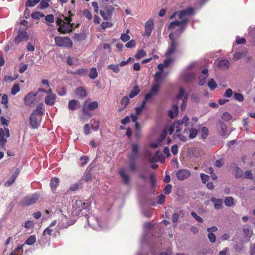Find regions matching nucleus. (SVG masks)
<instances>
[{"label": "nucleus", "mask_w": 255, "mask_h": 255, "mask_svg": "<svg viewBox=\"0 0 255 255\" xmlns=\"http://www.w3.org/2000/svg\"><path fill=\"white\" fill-rule=\"evenodd\" d=\"M194 14V9L189 7L179 12V17L181 21L172 22L168 26V28L172 32L169 34L171 43L166 53V59L163 63L160 64V82L165 78L170 72L169 67L174 63L175 59L172 56L175 52L179 45L178 38L181 33L186 28L189 18L188 16Z\"/></svg>", "instance_id": "obj_1"}, {"label": "nucleus", "mask_w": 255, "mask_h": 255, "mask_svg": "<svg viewBox=\"0 0 255 255\" xmlns=\"http://www.w3.org/2000/svg\"><path fill=\"white\" fill-rule=\"evenodd\" d=\"M158 71L156 72L155 76V83L152 85L150 90L145 95L143 102L146 104L147 103H152L155 100L159 91V64L157 66Z\"/></svg>", "instance_id": "obj_2"}, {"label": "nucleus", "mask_w": 255, "mask_h": 255, "mask_svg": "<svg viewBox=\"0 0 255 255\" xmlns=\"http://www.w3.org/2000/svg\"><path fill=\"white\" fill-rule=\"evenodd\" d=\"M115 8L108 3H100V14L105 21L111 20Z\"/></svg>", "instance_id": "obj_3"}, {"label": "nucleus", "mask_w": 255, "mask_h": 255, "mask_svg": "<svg viewBox=\"0 0 255 255\" xmlns=\"http://www.w3.org/2000/svg\"><path fill=\"white\" fill-rule=\"evenodd\" d=\"M194 67V64L191 63L180 74V78L186 82L191 81L195 77V74L189 71Z\"/></svg>", "instance_id": "obj_4"}, {"label": "nucleus", "mask_w": 255, "mask_h": 255, "mask_svg": "<svg viewBox=\"0 0 255 255\" xmlns=\"http://www.w3.org/2000/svg\"><path fill=\"white\" fill-rule=\"evenodd\" d=\"M73 202V208L79 214H80L82 210L88 209L90 207V204L88 203L83 202L77 198H74Z\"/></svg>", "instance_id": "obj_5"}, {"label": "nucleus", "mask_w": 255, "mask_h": 255, "mask_svg": "<svg viewBox=\"0 0 255 255\" xmlns=\"http://www.w3.org/2000/svg\"><path fill=\"white\" fill-rule=\"evenodd\" d=\"M54 40L56 45L59 47L70 48L73 46L72 41L68 37L56 36Z\"/></svg>", "instance_id": "obj_6"}, {"label": "nucleus", "mask_w": 255, "mask_h": 255, "mask_svg": "<svg viewBox=\"0 0 255 255\" xmlns=\"http://www.w3.org/2000/svg\"><path fill=\"white\" fill-rule=\"evenodd\" d=\"M56 22L57 25L59 26L58 31L61 34H66L71 32V29L70 27V23L66 22L65 21L61 19L58 18Z\"/></svg>", "instance_id": "obj_7"}, {"label": "nucleus", "mask_w": 255, "mask_h": 255, "mask_svg": "<svg viewBox=\"0 0 255 255\" xmlns=\"http://www.w3.org/2000/svg\"><path fill=\"white\" fill-rule=\"evenodd\" d=\"M39 198V195L37 193L28 195L25 196L22 202L23 205L29 206L35 204Z\"/></svg>", "instance_id": "obj_8"}, {"label": "nucleus", "mask_w": 255, "mask_h": 255, "mask_svg": "<svg viewBox=\"0 0 255 255\" xmlns=\"http://www.w3.org/2000/svg\"><path fill=\"white\" fill-rule=\"evenodd\" d=\"M10 136V131L8 128H0V144L2 148L5 147L7 142V138Z\"/></svg>", "instance_id": "obj_9"}, {"label": "nucleus", "mask_w": 255, "mask_h": 255, "mask_svg": "<svg viewBox=\"0 0 255 255\" xmlns=\"http://www.w3.org/2000/svg\"><path fill=\"white\" fill-rule=\"evenodd\" d=\"M41 117L35 115L34 113H32L29 118V123L33 129H36L40 126Z\"/></svg>", "instance_id": "obj_10"}, {"label": "nucleus", "mask_w": 255, "mask_h": 255, "mask_svg": "<svg viewBox=\"0 0 255 255\" xmlns=\"http://www.w3.org/2000/svg\"><path fill=\"white\" fill-rule=\"evenodd\" d=\"M29 36L26 31L19 29L18 32V35L15 38V43L17 44L24 41H27Z\"/></svg>", "instance_id": "obj_11"}, {"label": "nucleus", "mask_w": 255, "mask_h": 255, "mask_svg": "<svg viewBox=\"0 0 255 255\" xmlns=\"http://www.w3.org/2000/svg\"><path fill=\"white\" fill-rule=\"evenodd\" d=\"M99 104L98 102L93 101L90 102L88 105L87 107H84L83 108V112L86 115L91 117L92 115L89 112V110L90 111H94L98 107Z\"/></svg>", "instance_id": "obj_12"}, {"label": "nucleus", "mask_w": 255, "mask_h": 255, "mask_svg": "<svg viewBox=\"0 0 255 255\" xmlns=\"http://www.w3.org/2000/svg\"><path fill=\"white\" fill-rule=\"evenodd\" d=\"M190 175V172L186 169H180L176 173L177 179L181 181L187 179Z\"/></svg>", "instance_id": "obj_13"}, {"label": "nucleus", "mask_w": 255, "mask_h": 255, "mask_svg": "<svg viewBox=\"0 0 255 255\" xmlns=\"http://www.w3.org/2000/svg\"><path fill=\"white\" fill-rule=\"evenodd\" d=\"M37 95V92H30L28 93L24 99L25 104L30 105L35 100V97Z\"/></svg>", "instance_id": "obj_14"}, {"label": "nucleus", "mask_w": 255, "mask_h": 255, "mask_svg": "<svg viewBox=\"0 0 255 255\" xmlns=\"http://www.w3.org/2000/svg\"><path fill=\"white\" fill-rule=\"evenodd\" d=\"M154 23L152 19H150L145 23V30L146 36H149L151 35Z\"/></svg>", "instance_id": "obj_15"}, {"label": "nucleus", "mask_w": 255, "mask_h": 255, "mask_svg": "<svg viewBox=\"0 0 255 255\" xmlns=\"http://www.w3.org/2000/svg\"><path fill=\"white\" fill-rule=\"evenodd\" d=\"M118 173L120 174L121 177L122 178L124 183L126 185L128 184L130 181V177L126 173L125 169H120V170H119Z\"/></svg>", "instance_id": "obj_16"}, {"label": "nucleus", "mask_w": 255, "mask_h": 255, "mask_svg": "<svg viewBox=\"0 0 255 255\" xmlns=\"http://www.w3.org/2000/svg\"><path fill=\"white\" fill-rule=\"evenodd\" d=\"M19 174V171L18 169H17L12 174V176L5 183V186L8 187L11 185L14 182L15 179L18 177Z\"/></svg>", "instance_id": "obj_17"}, {"label": "nucleus", "mask_w": 255, "mask_h": 255, "mask_svg": "<svg viewBox=\"0 0 255 255\" xmlns=\"http://www.w3.org/2000/svg\"><path fill=\"white\" fill-rule=\"evenodd\" d=\"M208 76V73L207 69H204L202 72V74L199 76V80L198 84L200 86H203L205 84L206 79Z\"/></svg>", "instance_id": "obj_18"}, {"label": "nucleus", "mask_w": 255, "mask_h": 255, "mask_svg": "<svg viewBox=\"0 0 255 255\" xmlns=\"http://www.w3.org/2000/svg\"><path fill=\"white\" fill-rule=\"evenodd\" d=\"M178 114V106L177 105H174L168 111V115L169 117L173 119Z\"/></svg>", "instance_id": "obj_19"}, {"label": "nucleus", "mask_w": 255, "mask_h": 255, "mask_svg": "<svg viewBox=\"0 0 255 255\" xmlns=\"http://www.w3.org/2000/svg\"><path fill=\"white\" fill-rule=\"evenodd\" d=\"M56 96L55 94H50L47 95L45 99V103L47 105H53L55 103Z\"/></svg>", "instance_id": "obj_20"}, {"label": "nucleus", "mask_w": 255, "mask_h": 255, "mask_svg": "<svg viewBox=\"0 0 255 255\" xmlns=\"http://www.w3.org/2000/svg\"><path fill=\"white\" fill-rule=\"evenodd\" d=\"M211 201L214 203V208L216 209H220L223 207V200L221 199H216L214 197L211 198Z\"/></svg>", "instance_id": "obj_21"}, {"label": "nucleus", "mask_w": 255, "mask_h": 255, "mask_svg": "<svg viewBox=\"0 0 255 255\" xmlns=\"http://www.w3.org/2000/svg\"><path fill=\"white\" fill-rule=\"evenodd\" d=\"M138 145L137 144H133L132 145V154L129 157L131 160H135L137 157V154L138 152Z\"/></svg>", "instance_id": "obj_22"}, {"label": "nucleus", "mask_w": 255, "mask_h": 255, "mask_svg": "<svg viewBox=\"0 0 255 255\" xmlns=\"http://www.w3.org/2000/svg\"><path fill=\"white\" fill-rule=\"evenodd\" d=\"M230 66V62L227 59H221L219 61L218 66L223 70L228 69Z\"/></svg>", "instance_id": "obj_23"}, {"label": "nucleus", "mask_w": 255, "mask_h": 255, "mask_svg": "<svg viewBox=\"0 0 255 255\" xmlns=\"http://www.w3.org/2000/svg\"><path fill=\"white\" fill-rule=\"evenodd\" d=\"M43 104H38L36 108L34 109L32 113H34L35 115L38 117H41L44 114V109H43Z\"/></svg>", "instance_id": "obj_24"}, {"label": "nucleus", "mask_w": 255, "mask_h": 255, "mask_svg": "<svg viewBox=\"0 0 255 255\" xmlns=\"http://www.w3.org/2000/svg\"><path fill=\"white\" fill-rule=\"evenodd\" d=\"M183 124V121L180 120L176 121L173 126L175 128V131L176 133H180L182 129V125Z\"/></svg>", "instance_id": "obj_25"}, {"label": "nucleus", "mask_w": 255, "mask_h": 255, "mask_svg": "<svg viewBox=\"0 0 255 255\" xmlns=\"http://www.w3.org/2000/svg\"><path fill=\"white\" fill-rule=\"evenodd\" d=\"M59 179L57 177L52 178L50 180V187L53 191H55L58 186Z\"/></svg>", "instance_id": "obj_26"}, {"label": "nucleus", "mask_w": 255, "mask_h": 255, "mask_svg": "<svg viewBox=\"0 0 255 255\" xmlns=\"http://www.w3.org/2000/svg\"><path fill=\"white\" fill-rule=\"evenodd\" d=\"M75 93L77 96L82 98H85L86 96V91L83 87H78Z\"/></svg>", "instance_id": "obj_27"}, {"label": "nucleus", "mask_w": 255, "mask_h": 255, "mask_svg": "<svg viewBox=\"0 0 255 255\" xmlns=\"http://www.w3.org/2000/svg\"><path fill=\"white\" fill-rule=\"evenodd\" d=\"M187 95L185 94V90L182 87L179 88V91L175 96V99L177 100L184 99L185 96Z\"/></svg>", "instance_id": "obj_28"}, {"label": "nucleus", "mask_w": 255, "mask_h": 255, "mask_svg": "<svg viewBox=\"0 0 255 255\" xmlns=\"http://www.w3.org/2000/svg\"><path fill=\"white\" fill-rule=\"evenodd\" d=\"M140 89L139 88V86L138 85H136L133 88V89L131 91L130 93L129 94V97L130 98H133L136 96H137L140 93Z\"/></svg>", "instance_id": "obj_29"}, {"label": "nucleus", "mask_w": 255, "mask_h": 255, "mask_svg": "<svg viewBox=\"0 0 255 255\" xmlns=\"http://www.w3.org/2000/svg\"><path fill=\"white\" fill-rule=\"evenodd\" d=\"M220 127L221 129L220 135L222 137H227V128L226 125L223 122H220Z\"/></svg>", "instance_id": "obj_30"}, {"label": "nucleus", "mask_w": 255, "mask_h": 255, "mask_svg": "<svg viewBox=\"0 0 255 255\" xmlns=\"http://www.w3.org/2000/svg\"><path fill=\"white\" fill-rule=\"evenodd\" d=\"M129 97H128V96H124L123 97L121 101V104L122 106H123V107L120 109V111H121L126 108L129 104Z\"/></svg>", "instance_id": "obj_31"}, {"label": "nucleus", "mask_w": 255, "mask_h": 255, "mask_svg": "<svg viewBox=\"0 0 255 255\" xmlns=\"http://www.w3.org/2000/svg\"><path fill=\"white\" fill-rule=\"evenodd\" d=\"M79 102L75 99L69 101L68 103V108L69 110L74 111L76 109V107Z\"/></svg>", "instance_id": "obj_32"}, {"label": "nucleus", "mask_w": 255, "mask_h": 255, "mask_svg": "<svg viewBox=\"0 0 255 255\" xmlns=\"http://www.w3.org/2000/svg\"><path fill=\"white\" fill-rule=\"evenodd\" d=\"M98 74L96 68L95 67H92L90 69L88 76L91 79H95L98 76Z\"/></svg>", "instance_id": "obj_33"}, {"label": "nucleus", "mask_w": 255, "mask_h": 255, "mask_svg": "<svg viewBox=\"0 0 255 255\" xmlns=\"http://www.w3.org/2000/svg\"><path fill=\"white\" fill-rule=\"evenodd\" d=\"M224 203L226 206L231 207L234 204V199L232 197H227L224 200Z\"/></svg>", "instance_id": "obj_34"}, {"label": "nucleus", "mask_w": 255, "mask_h": 255, "mask_svg": "<svg viewBox=\"0 0 255 255\" xmlns=\"http://www.w3.org/2000/svg\"><path fill=\"white\" fill-rule=\"evenodd\" d=\"M36 239L35 235H31L27 238L25 243L28 245H33L36 242Z\"/></svg>", "instance_id": "obj_35"}, {"label": "nucleus", "mask_w": 255, "mask_h": 255, "mask_svg": "<svg viewBox=\"0 0 255 255\" xmlns=\"http://www.w3.org/2000/svg\"><path fill=\"white\" fill-rule=\"evenodd\" d=\"M45 19L46 21L47 25L50 26V24L54 21V15L53 14H48L45 16Z\"/></svg>", "instance_id": "obj_36"}, {"label": "nucleus", "mask_w": 255, "mask_h": 255, "mask_svg": "<svg viewBox=\"0 0 255 255\" xmlns=\"http://www.w3.org/2000/svg\"><path fill=\"white\" fill-rule=\"evenodd\" d=\"M41 0H28L26 2V7H34Z\"/></svg>", "instance_id": "obj_37"}, {"label": "nucleus", "mask_w": 255, "mask_h": 255, "mask_svg": "<svg viewBox=\"0 0 255 255\" xmlns=\"http://www.w3.org/2000/svg\"><path fill=\"white\" fill-rule=\"evenodd\" d=\"M246 52H236L233 55V59L237 61L241 59V58L245 56Z\"/></svg>", "instance_id": "obj_38"}, {"label": "nucleus", "mask_w": 255, "mask_h": 255, "mask_svg": "<svg viewBox=\"0 0 255 255\" xmlns=\"http://www.w3.org/2000/svg\"><path fill=\"white\" fill-rule=\"evenodd\" d=\"M146 55V52L142 49L139 50L137 51L135 57L136 59L139 60L141 58L145 57Z\"/></svg>", "instance_id": "obj_39"}, {"label": "nucleus", "mask_w": 255, "mask_h": 255, "mask_svg": "<svg viewBox=\"0 0 255 255\" xmlns=\"http://www.w3.org/2000/svg\"><path fill=\"white\" fill-rule=\"evenodd\" d=\"M20 90V86L18 84H14L11 91V93L13 95H16L18 92H19Z\"/></svg>", "instance_id": "obj_40"}, {"label": "nucleus", "mask_w": 255, "mask_h": 255, "mask_svg": "<svg viewBox=\"0 0 255 255\" xmlns=\"http://www.w3.org/2000/svg\"><path fill=\"white\" fill-rule=\"evenodd\" d=\"M159 161V150H157L154 156L149 159V161L151 163H155Z\"/></svg>", "instance_id": "obj_41"}, {"label": "nucleus", "mask_w": 255, "mask_h": 255, "mask_svg": "<svg viewBox=\"0 0 255 255\" xmlns=\"http://www.w3.org/2000/svg\"><path fill=\"white\" fill-rule=\"evenodd\" d=\"M50 0H42L40 3V8L41 9H46L49 6L48 2Z\"/></svg>", "instance_id": "obj_42"}, {"label": "nucleus", "mask_w": 255, "mask_h": 255, "mask_svg": "<svg viewBox=\"0 0 255 255\" xmlns=\"http://www.w3.org/2000/svg\"><path fill=\"white\" fill-rule=\"evenodd\" d=\"M44 16V14L40 12H33L31 14L32 18L36 19H39L40 18L43 17Z\"/></svg>", "instance_id": "obj_43"}, {"label": "nucleus", "mask_w": 255, "mask_h": 255, "mask_svg": "<svg viewBox=\"0 0 255 255\" xmlns=\"http://www.w3.org/2000/svg\"><path fill=\"white\" fill-rule=\"evenodd\" d=\"M88 71L84 68H81L77 70L74 73L75 74H77L80 76H85L87 74Z\"/></svg>", "instance_id": "obj_44"}, {"label": "nucleus", "mask_w": 255, "mask_h": 255, "mask_svg": "<svg viewBox=\"0 0 255 255\" xmlns=\"http://www.w3.org/2000/svg\"><path fill=\"white\" fill-rule=\"evenodd\" d=\"M234 98L235 100L239 102H242L244 100L243 95L242 94L239 93L235 92L234 93Z\"/></svg>", "instance_id": "obj_45"}, {"label": "nucleus", "mask_w": 255, "mask_h": 255, "mask_svg": "<svg viewBox=\"0 0 255 255\" xmlns=\"http://www.w3.org/2000/svg\"><path fill=\"white\" fill-rule=\"evenodd\" d=\"M208 86L212 91L214 90L217 87V85L213 79L210 80L208 83Z\"/></svg>", "instance_id": "obj_46"}, {"label": "nucleus", "mask_w": 255, "mask_h": 255, "mask_svg": "<svg viewBox=\"0 0 255 255\" xmlns=\"http://www.w3.org/2000/svg\"><path fill=\"white\" fill-rule=\"evenodd\" d=\"M201 137L203 139H205L208 135V129L205 127H203L201 128Z\"/></svg>", "instance_id": "obj_47"}, {"label": "nucleus", "mask_w": 255, "mask_h": 255, "mask_svg": "<svg viewBox=\"0 0 255 255\" xmlns=\"http://www.w3.org/2000/svg\"><path fill=\"white\" fill-rule=\"evenodd\" d=\"M108 67L115 73H118L120 71V68L118 64H111L109 65Z\"/></svg>", "instance_id": "obj_48"}, {"label": "nucleus", "mask_w": 255, "mask_h": 255, "mask_svg": "<svg viewBox=\"0 0 255 255\" xmlns=\"http://www.w3.org/2000/svg\"><path fill=\"white\" fill-rule=\"evenodd\" d=\"M83 15L89 20L92 18L91 13L88 9H84L83 11Z\"/></svg>", "instance_id": "obj_49"}, {"label": "nucleus", "mask_w": 255, "mask_h": 255, "mask_svg": "<svg viewBox=\"0 0 255 255\" xmlns=\"http://www.w3.org/2000/svg\"><path fill=\"white\" fill-rule=\"evenodd\" d=\"M136 45V43L135 41L134 40H131L125 44V47L128 48H132L135 47Z\"/></svg>", "instance_id": "obj_50"}, {"label": "nucleus", "mask_w": 255, "mask_h": 255, "mask_svg": "<svg viewBox=\"0 0 255 255\" xmlns=\"http://www.w3.org/2000/svg\"><path fill=\"white\" fill-rule=\"evenodd\" d=\"M146 104H144V102H142L141 105L139 107L136 108V115H139L143 109H144L145 107Z\"/></svg>", "instance_id": "obj_51"}, {"label": "nucleus", "mask_w": 255, "mask_h": 255, "mask_svg": "<svg viewBox=\"0 0 255 255\" xmlns=\"http://www.w3.org/2000/svg\"><path fill=\"white\" fill-rule=\"evenodd\" d=\"M189 137L191 139L194 138L197 134V130L195 128H191L189 131Z\"/></svg>", "instance_id": "obj_52"}, {"label": "nucleus", "mask_w": 255, "mask_h": 255, "mask_svg": "<svg viewBox=\"0 0 255 255\" xmlns=\"http://www.w3.org/2000/svg\"><path fill=\"white\" fill-rule=\"evenodd\" d=\"M18 75H17V76L16 77H14L12 76L5 75V76H4V77L3 78V80L5 82H7V81L12 82V81H14L15 80H16L18 78Z\"/></svg>", "instance_id": "obj_53"}, {"label": "nucleus", "mask_w": 255, "mask_h": 255, "mask_svg": "<svg viewBox=\"0 0 255 255\" xmlns=\"http://www.w3.org/2000/svg\"><path fill=\"white\" fill-rule=\"evenodd\" d=\"M172 189V186L171 184H167L165 187L163 192L165 194H169L171 193Z\"/></svg>", "instance_id": "obj_54"}, {"label": "nucleus", "mask_w": 255, "mask_h": 255, "mask_svg": "<svg viewBox=\"0 0 255 255\" xmlns=\"http://www.w3.org/2000/svg\"><path fill=\"white\" fill-rule=\"evenodd\" d=\"M243 231L245 236L247 238H250L253 234L252 231L249 228H244Z\"/></svg>", "instance_id": "obj_55"}, {"label": "nucleus", "mask_w": 255, "mask_h": 255, "mask_svg": "<svg viewBox=\"0 0 255 255\" xmlns=\"http://www.w3.org/2000/svg\"><path fill=\"white\" fill-rule=\"evenodd\" d=\"M187 99L188 95L185 96L180 106L181 110L183 111L184 110L186 107Z\"/></svg>", "instance_id": "obj_56"}, {"label": "nucleus", "mask_w": 255, "mask_h": 255, "mask_svg": "<svg viewBox=\"0 0 255 255\" xmlns=\"http://www.w3.org/2000/svg\"><path fill=\"white\" fill-rule=\"evenodd\" d=\"M113 26V24L109 21L103 22L102 23L101 26L103 29H105L106 28H110Z\"/></svg>", "instance_id": "obj_57"}, {"label": "nucleus", "mask_w": 255, "mask_h": 255, "mask_svg": "<svg viewBox=\"0 0 255 255\" xmlns=\"http://www.w3.org/2000/svg\"><path fill=\"white\" fill-rule=\"evenodd\" d=\"M232 116L228 112H225L222 116V118L225 121H229L232 119Z\"/></svg>", "instance_id": "obj_58"}, {"label": "nucleus", "mask_w": 255, "mask_h": 255, "mask_svg": "<svg viewBox=\"0 0 255 255\" xmlns=\"http://www.w3.org/2000/svg\"><path fill=\"white\" fill-rule=\"evenodd\" d=\"M120 39L123 42H126L129 40L130 36L128 34L124 33L121 35Z\"/></svg>", "instance_id": "obj_59"}, {"label": "nucleus", "mask_w": 255, "mask_h": 255, "mask_svg": "<svg viewBox=\"0 0 255 255\" xmlns=\"http://www.w3.org/2000/svg\"><path fill=\"white\" fill-rule=\"evenodd\" d=\"M150 180L151 181L152 188H154L156 182V176L154 174L150 175Z\"/></svg>", "instance_id": "obj_60"}, {"label": "nucleus", "mask_w": 255, "mask_h": 255, "mask_svg": "<svg viewBox=\"0 0 255 255\" xmlns=\"http://www.w3.org/2000/svg\"><path fill=\"white\" fill-rule=\"evenodd\" d=\"M192 216L198 222H202L203 219L201 217L198 216L197 214L194 211H192L191 213Z\"/></svg>", "instance_id": "obj_61"}, {"label": "nucleus", "mask_w": 255, "mask_h": 255, "mask_svg": "<svg viewBox=\"0 0 255 255\" xmlns=\"http://www.w3.org/2000/svg\"><path fill=\"white\" fill-rule=\"evenodd\" d=\"M233 94V92L232 90L231 89L229 88L226 90L225 93L224 94V97L230 98L232 96Z\"/></svg>", "instance_id": "obj_62"}, {"label": "nucleus", "mask_w": 255, "mask_h": 255, "mask_svg": "<svg viewBox=\"0 0 255 255\" xmlns=\"http://www.w3.org/2000/svg\"><path fill=\"white\" fill-rule=\"evenodd\" d=\"M200 177L202 180V181L203 183H206L209 179V176L206 174L204 173L200 174Z\"/></svg>", "instance_id": "obj_63"}, {"label": "nucleus", "mask_w": 255, "mask_h": 255, "mask_svg": "<svg viewBox=\"0 0 255 255\" xmlns=\"http://www.w3.org/2000/svg\"><path fill=\"white\" fill-rule=\"evenodd\" d=\"M250 255H255V242L250 246Z\"/></svg>", "instance_id": "obj_64"}]
</instances>
